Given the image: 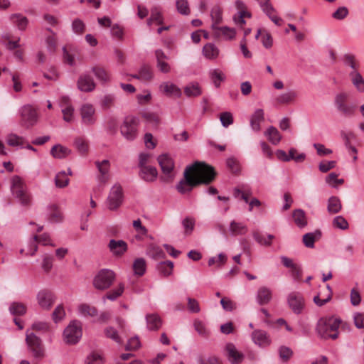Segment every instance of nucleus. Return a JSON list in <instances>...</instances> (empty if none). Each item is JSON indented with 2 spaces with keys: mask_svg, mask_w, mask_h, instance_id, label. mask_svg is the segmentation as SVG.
Wrapping results in <instances>:
<instances>
[{
  "mask_svg": "<svg viewBox=\"0 0 364 364\" xmlns=\"http://www.w3.org/2000/svg\"><path fill=\"white\" fill-rule=\"evenodd\" d=\"M74 145L80 154L84 155L87 153L89 145L85 139L82 137L76 138L74 141Z\"/></svg>",
  "mask_w": 364,
  "mask_h": 364,
  "instance_id": "8fccbe9b",
  "label": "nucleus"
},
{
  "mask_svg": "<svg viewBox=\"0 0 364 364\" xmlns=\"http://www.w3.org/2000/svg\"><path fill=\"white\" fill-rule=\"evenodd\" d=\"M139 125L138 117L132 115L125 117L119 128L122 136L129 141L135 140L138 136Z\"/></svg>",
  "mask_w": 364,
  "mask_h": 364,
  "instance_id": "20e7f679",
  "label": "nucleus"
},
{
  "mask_svg": "<svg viewBox=\"0 0 364 364\" xmlns=\"http://www.w3.org/2000/svg\"><path fill=\"white\" fill-rule=\"evenodd\" d=\"M293 218L296 225L300 228H304L307 225L305 212L301 209H296L293 212Z\"/></svg>",
  "mask_w": 364,
  "mask_h": 364,
  "instance_id": "4c0bfd02",
  "label": "nucleus"
},
{
  "mask_svg": "<svg viewBox=\"0 0 364 364\" xmlns=\"http://www.w3.org/2000/svg\"><path fill=\"white\" fill-rule=\"evenodd\" d=\"M82 123L86 126L94 125L97 121L95 108L91 104L86 103L81 106L80 109Z\"/></svg>",
  "mask_w": 364,
  "mask_h": 364,
  "instance_id": "9b49d317",
  "label": "nucleus"
},
{
  "mask_svg": "<svg viewBox=\"0 0 364 364\" xmlns=\"http://www.w3.org/2000/svg\"><path fill=\"white\" fill-rule=\"evenodd\" d=\"M214 31V36L217 38L223 37L225 40H232L235 38L236 31L235 28H232L228 26L219 27L216 26L215 28H212Z\"/></svg>",
  "mask_w": 364,
  "mask_h": 364,
  "instance_id": "5701e85b",
  "label": "nucleus"
},
{
  "mask_svg": "<svg viewBox=\"0 0 364 364\" xmlns=\"http://www.w3.org/2000/svg\"><path fill=\"white\" fill-rule=\"evenodd\" d=\"M225 355L230 364H240L245 358L244 354L240 352L232 343L226 344Z\"/></svg>",
  "mask_w": 364,
  "mask_h": 364,
  "instance_id": "f8f14e48",
  "label": "nucleus"
},
{
  "mask_svg": "<svg viewBox=\"0 0 364 364\" xmlns=\"http://www.w3.org/2000/svg\"><path fill=\"white\" fill-rule=\"evenodd\" d=\"M123 191L120 185H114L107 198V206L111 210H117L122 203Z\"/></svg>",
  "mask_w": 364,
  "mask_h": 364,
  "instance_id": "9d476101",
  "label": "nucleus"
},
{
  "mask_svg": "<svg viewBox=\"0 0 364 364\" xmlns=\"http://www.w3.org/2000/svg\"><path fill=\"white\" fill-rule=\"evenodd\" d=\"M95 164L102 176H105L109 172V161L108 160L105 159L102 161H97Z\"/></svg>",
  "mask_w": 364,
  "mask_h": 364,
  "instance_id": "338daca9",
  "label": "nucleus"
},
{
  "mask_svg": "<svg viewBox=\"0 0 364 364\" xmlns=\"http://www.w3.org/2000/svg\"><path fill=\"white\" fill-rule=\"evenodd\" d=\"M252 338L255 344L262 347L269 346L271 343L267 333L263 330L254 331L252 333Z\"/></svg>",
  "mask_w": 364,
  "mask_h": 364,
  "instance_id": "4be33fe9",
  "label": "nucleus"
},
{
  "mask_svg": "<svg viewBox=\"0 0 364 364\" xmlns=\"http://www.w3.org/2000/svg\"><path fill=\"white\" fill-rule=\"evenodd\" d=\"M117 120L114 117H109L107 118L106 122V128L109 134L114 135L116 134L117 130Z\"/></svg>",
  "mask_w": 364,
  "mask_h": 364,
  "instance_id": "052dcab7",
  "label": "nucleus"
},
{
  "mask_svg": "<svg viewBox=\"0 0 364 364\" xmlns=\"http://www.w3.org/2000/svg\"><path fill=\"white\" fill-rule=\"evenodd\" d=\"M146 269V261L144 258H137L134 261L133 270L134 274L141 277L144 274Z\"/></svg>",
  "mask_w": 364,
  "mask_h": 364,
  "instance_id": "58836bf2",
  "label": "nucleus"
},
{
  "mask_svg": "<svg viewBox=\"0 0 364 364\" xmlns=\"http://www.w3.org/2000/svg\"><path fill=\"white\" fill-rule=\"evenodd\" d=\"M70 182L69 178L65 171L58 172L55 177V184L56 187L63 188L66 187Z\"/></svg>",
  "mask_w": 364,
  "mask_h": 364,
  "instance_id": "c03bdc74",
  "label": "nucleus"
},
{
  "mask_svg": "<svg viewBox=\"0 0 364 364\" xmlns=\"http://www.w3.org/2000/svg\"><path fill=\"white\" fill-rule=\"evenodd\" d=\"M36 299L38 305L45 310L50 309L55 301L54 294L47 289L41 290L37 294Z\"/></svg>",
  "mask_w": 364,
  "mask_h": 364,
  "instance_id": "4468645a",
  "label": "nucleus"
},
{
  "mask_svg": "<svg viewBox=\"0 0 364 364\" xmlns=\"http://www.w3.org/2000/svg\"><path fill=\"white\" fill-rule=\"evenodd\" d=\"M348 95L345 92L337 94L334 99V105L341 116L350 118L355 115L357 106L354 104L348 103Z\"/></svg>",
  "mask_w": 364,
  "mask_h": 364,
  "instance_id": "39448f33",
  "label": "nucleus"
},
{
  "mask_svg": "<svg viewBox=\"0 0 364 364\" xmlns=\"http://www.w3.org/2000/svg\"><path fill=\"white\" fill-rule=\"evenodd\" d=\"M264 134L267 136L268 140L274 145L278 144L282 139V136L279 131L273 126L269 127L265 132Z\"/></svg>",
  "mask_w": 364,
  "mask_h": 364,
  "instance_id": "e433bc0d",
  "label": "nucleus"
},
{
  "mask_svg": "<svg viewBox=\"0 0 364 364\" xmlns=\"http://www.w3.org/2000/svg\"><path fill=\"white\" fill-rule=\"evenodd\" d=\"M184 93L188 97H196L201 95L202 90L198 82H193L184 87Z\"/></svg>",
  "mask_w": 364,
  "mask_h": 364,
  "instance_id": "c756f323",
  "label": "nucleus"
},
{
  "mask_svg": "<svg viewBox=\"0 0 364 364\" xmlns=\"http://www.w3.org/2000/svg\"><path fill=\"white\" fill-rule=\"evenodd\" d=\"M176 6L177 11L184 16H188L191 13L189 4L187 0H176Z\"/></svg>",
  "mask_w": 364,
  "mask_h": 364,
  "instance_id": "603ef678",
  "label": "nucleus"
},
{
  "mask_svg": "<svg viewBox=\"0 0 364 364\" xmlns=\"http://www.w3.org/2000/svg\"><path fill=\"white\" fill-rule=\"evenodd\" d=\"M115 273L109 269H102L95 276L92 284L98 290L109 289L115 280Z\"/></svg>",
  "mask_w": 364,
  "mask_h": 364,
  "instance_id": "423d86ee",
  "label": "nucleus"
},
{
  "mask_svg": "<svg viewBox=\"0 0 364 364\" xmlns=\"http://www.w3.org/2000/svg\"><path fill=\"white\" fill-rule=\"evenodd\" d=\"M341 320L338 318L330 317L320 318L316 325V332L323 339H336L338 337V328Z\"/></svg>",
  "mask_w": 364,
  "mask_h": 364,
  "instance_id": "7ed1b4c3",
  "label": "nucleus"
},
{
  "mask_svg": "<svg viewBox=\"0 0 364 364\" xmlns=\"http://www.w3.org/2000/svg\"><path fill=\"white\" fill-rule=\"evenodd\" d=\"M146 255L156 260L164 259L166 257V254L162 249L154 244L149 245L146 250Z\"/></svg>",
  "mask_w": 364,
  "mask_h": 364,
  "instance_id": "f704fd0d",
  "label": "nucleus"
},
{
  "mask_svg": "<svg viewBox=\"0 0 364 364\" xmlns=\"http://www.w3.org/2000/svg\"><path fill=\"white\" fill-rule=\"evenodd\" d=\"M26 341L29 351L36 359L41 360L44 358L45 349L39 337L28 330L26 335Z\"/></svg>",
  "mask_w": 364,
  "mask_h": 364,
  "instance_id": "0eeeda50",
  "label": "nucleus"
},
{
  "mask_svg": "<svg viewBox=\"0 0 364 364\" xmlns=\"http://www.w3.org/2000/svg\"><path fill=\"white\" fill-rule=\"evenodd\" d=\"M229 230L233 235H244L247 232V228L243 223L233 220L230 224Z\"/></svg>",
  "mask_w": 364,
  "mask_h": 364,
  "instance_id": "79ce46f5",
  "label": "nucleus"
},
{
  "mask_svg": "<svg viewBox=\"0 0 364 364\" xmlns=\"http://www.w3.org/2000/svg\"><path fill=\"white\" fill-rule=\"evenodd\" d=\"M203 53L208 59H214L218 56V48L212 43H207L203 46Z\"/></svg>",
  "mask_w": 364,
  "mask_h": 364,
  "instance_id": "37998d69",
  "label": "nucleus"
},
{
  "mask_svg": "<svg viewBox=\"0 0 364 364\" xmlns=\"http://www.w3.org/2000/svg\"><path fill=\"white\" fill-rule=\"evenodd\" d=\"M272 299V291L267 287H260L256 294V300L259 305L263 306L269 304Z\"/></svg>",
  "mask_w": 364,
  "mask_h": 364,
  "instance_id": "f3484780",
  "label": "nucleus"
},
{
  "mask_svg": "<svg viewBox=\"0 0 364 364\" xmlns=\"http://www.w3.org/2000/svg\"><path fill=\"white\" fill-rule=\"evenodd\" d=\"M38 120V114L34 107L30 105H24L21 109V124L29 128L33 126Z\"/></svg>",
  "mask_w": 364,
  "mask_h": 364,
  "instance_id": "1a4fd4ad",
  "label": "nucleus"
},
{
  "mask_svg": "<svg viewBox=\"0 0 364 364\" xmlns=\"http://www.w3.org/2000/svg\"><path fill=\"white\" fill-rule=\"evenodd\" d=\"M210 16L213 21L211 28H215L223 21V10L220 6L215 5L212 8Z\"/></svg>",
  "mask_w": 364,
  "mask_h": 364,
  "instance_id": "473e14b6",
  "label": "nucleus"
},
{
  "mask_svg": "<svg viewBox=\"0 0 364 364\" xmlns=\"http://www.w3.org/2000/svg\"><path fill=\"white\" fill-rule=\"evenodd\" d=\"M216 176L213 167L196 161L186 166L183 178L176 185L177 191L184 194L191 192L193 188L201 184L208 185L214 181Z\"/></svg>",
  "mask_w": 364,
  "mask_h": 364,
  "instance_id": "f257e3e1",
  "label": "nucleus"
},
{
  "mask_svg": "<svg viewBox=\"0 0 364 364\" xmlns=\"http://www.w3.org/2000/svg\"><path fill=\"white\" fill-rule=\"evenodd\" d=\"M197 364H223L221 360L215 355L208 357L198 356L197 358Z\"/></svg>",
  "mask_w": 364,
  "mask_h": 364,
  "instance_id": "6e6d98bb",
  "label": "nucleus"
},
{
  "mask_svg": "<svg viewBox=\"0 0 364 364\" xmlns=\"http://www.w3.org/2000/svg\"><path fill=\"white\" fill-rule=\"evenodd\" d=\"M139 80L143 82H150L154 77L152 68L147 64H143L139 69Z\"/></svg>",
  "mask_w": 364,
  "mask_h": 364,
  "instance_id": "c85d7f7f",
  "label": "nucleus"
},
{
  "mask_svg": "<svg viewBox=\"0 0 364 364\" xmlns=\"http://www.w3.org/2000/svg\"><path fill=\"white\" fill-rule=\"evenodd\" d=\"M124 289V286L123 284H119V286L116 288L112 289V291H109L106 294V298L111 301H114L117 299L119 296L122 295Z\"/></svg>",
  "mask_w": 364,
  "mask_h": 364,
  "instance_id": "bf43d9fd",
  "label": "nucleus"
},
{
  "mask_svg": "<svg viewBox=\"0 0 364 364\" xmlns=\"http://www.w3.org/2000/svg\"><path fill=\"white\" fill-rule=\"evenodd\" d=\"M353 85L360 92H364V79L358 70H352L349 73Z\"/></svg>",
  "mask_w": 364,
  "mask_h": 364,
  "instance_id": "cd10ccee",
  "label": "nucleus"
},
{
  "mask_svg": "<svg viewBox=\"0 0 364 364\" xmlns=\"http://www.w3.org/2000/svg\"><path fill=\"white\" fill-rule=\"evenodd\" d=\"M264 119V111L262 109H257L251 117L250 125L255 132L260 130V123Z\"/></svg>",
  "mask_w": 364,
  "mask_h": 364,
  "instance_id": "393cba45",
  "label": "nucleus"
},
{
  "mask_svg": "<svg viewBox=\"0 0 364 364\" xmlns=\"http://www.w3.org/2000/svg\"><path fill=\"white\" fill-rule=\"evenodd\" d=\"M210 77L213 81L215 87L218 88L220 86L221 82L224 81L225 79V76L223 73L218 70L215 69L210 72Z\"/></svg>",
  "mask_w": 364,
  "mask_h": 364,
  "instance_id": "a18cd8bd",
  "label": "nucleus"
},
{
  "mask_svg": "<svg viewBox=\"0 0 364 364\" xmlns=\"http://www.w3.org/2000/svg\"><path fill=\"white\" fill-rule=\"evenodd\" d=\"M287 301L294 314H299L301 313L304 307V299L301 293L296 291L290 293Z\"/></svg>",
  "mask_w": 364,
  "mask_h": 364,
  "instance_id": "ddd939ff",
  "label": "nucleus"
},
{
  "mask_svg": "<svg viewBox=\"0 0 364 364\" xmlns=\"http://www.w3.org/2000/svg\"><path fill=\"white\" fill-rule=\"evenodd\" d=\"M155 56L156 58V66L158 69L164 73H169L171 70V67L166 62V60L168 59V57L161 49H158L155 51Z\"/></svg>",
  "mask_w": 364,
  "mask_h": 364,
  "instance_id": "a211bd4d",
  "label": "nucleus"
},
{
  "mask_svg": "<svg viewBox=\"0 0 364 364\" xmlns=\"http://www.w3.org/2000/svg\"><path fill=\"white\" fill-rule=\"evenodd\" d=\"M65 316L63 305H58L52 314V318L55 323L60 321Z\"/></svg>",
  "mask_w": 364,
  "mask_h": 364,
  "instance_id": "69168bd1",
  "label": "nucleus"
},
{
  "mask_svg": "<svg viewBox=\"0 0 364 364\" xmlns=\"http://www.w3.org/2000/svg\"><path fill=\"white\" fill-rule=\"evenodd\" d=\"M279 358L284 362L288 361L293 355V351L289 347L282 346L279 348Z\"/></svg>",
  "mask_w": 364,
  "mask_h": 364,
  "instance_id": "0e129e2a",
  "label": "nucleus"
},
{
  "mask_svg": "<svg viewBox=\"0 0 364 364\" xmlns=\"http://www.w3.org/2000/svg\"><path fill=\"white\" fill-rule=\"evenodd\" d=\"M105 334L107 338L112 339L118 344H122L123 343L122 338L119 336L118 331L112 326L107 327L105 329Z\"/></svg>",
  "mask_w": 364,
  "mask_h": 364,
  "instance_id": "864d4df0",
  "label": "nucleus"
},
{
  "mask_svg": "<svg viewBox=\"0 0 364 364\" xmlns=\"http://www.w3.org/2000/svg\"><path fill=\"white\" fill-rule=\"evenodd\" d=\"M263 12L271 18L275 16L276 10L269 3L270 0H258Z\"/></svg>",
  "mask_w": 364,
  "mask_h": 364,
  "instance_id": "09e8293b",
  "label": "nucleus"
},
{
  "mask_svg": "<svg viewBox=\"0 0 364 364\" xmlns=\"http://www.w3.org/2000/svg\"><path fill=\"white\" fill-rule=\"evenodd\" d=\"M333 225L341 230H347L349 226L348 221L341 215L333 218Z\"/></svg>",
  "mask_w": 364,
  "mask_h": 364,
  "instance_id": "e2e57ef3",
  "label": "nucleus"
},
{
  "mask_svg": "<svg viewBox=\"0 0 364 364\" xmlns=\"http://www.w3.org/2000/svg\"><path fill=\"white\" fill-rule=\"evenodd\" d=\"M139 174L141 178L144 181L147 182H152L156 178L158 172L155 167L148 166L142 168L140 170Z\"/></svg>",
  "mask_w": 364,
  "mask_h": 364,
  "instance_id": "bb28decb",
  "label": "nucleus"
},
{
  "mask_svg": "<svg viewBox=\"0 0 364 364\" xmlns=\"http://www.w3.org/2000/svg\"><path fill=\"white\" fill-rule=\"evenodd\" d=\"M195 330L203 337L208 338L210 336V331L206 328L204 323L199 321L196 320L194 321Z\"/></svg>",
  "mask_w": 364,
  "mask_h": 364,
  "instance_id": "680f3d73",
  "label": "nucleus"
},
{
  "mask_svg": "<svg viewBox=\"0 0 364 364\" xmlns=\"http://www.w3.org/2000/svg\"><path fill=\"white\" fill-rule=\"evenodd\" d=\"M78 311L80 314L83 316L95 317L97 316V309L92 306L87 304H82L78 306Z\"/></svg>",
  "mask_w": 364,
  "mask_h": 364,
  "instance_id": "ea45409f",
  "label": "nucleus"
},
{
  "mask_svg": "<svg viewBox=\"0 0 364 364\" xmlns=\"http://www.w3.org/2000/svg\"><path fill=\"white\" fill-rule=\"evenodd\" d=\"M156 268L161 274L167 277L172 273L173 263L169 260L161 262L157 264Z\"/></svg>",
  "mask_w": 364,
  "mask_h": 364,
  "instance_id": "a19ab883",
  "label": "nucleus"
},
{
  "mask_svg": "<svg viewBox=\"0 0 364 364\" xmlns=\"http://www.w3.org/2000/svg\"><path fill=\"white\" fill-rule=\"evenodd\" d=\"M158 162L161 166L162 172L170 177V175L174 168L173 160L168 154H161L158 157Z\"/></svg>",
  "mask_w": 364,
  "mask_h": 364,
  "instance_id": "dca6fc26",
  "label": "nucleus"
},
{
  "mask_svg": "<svg viewBox=\"0 0 364 364\" xmlns=\"http://www.w3.org/2000/svg\"><path fill=\"white\" fill-rule=\"evenodd\" d=\"M298 97L296 91L289 90L285 92L281 93L274 99L276 103L279 105H287L294 103Z\"/></svg>",
  "mask_w": 364,
  "mask_h": 364,
  "instance_id": "aec40b11",
  "label": "nucleus"
},
{
  "mask_svg": "<svg viewBox=\"0 0 364 364\" xmlns=\"http://www.w3.org/2000/svg\"><path fill=\"white\" fill-rule=\"evenodd\" d=\"M9 311L13 315L21 316L26 311V307L22 303L14 302L9 307Z\"/></svg>",
  "mask_w": 364,
  "mask_h": 364,
  "instance_id": "5fc2aeb1",
  "label": "nucleus"
},
{
  "mask_svg": "<svg viewBox=\"0 0 364 364\" xmlns=\"http://www.w3.org/2000/svg\"><path fill=\"white\" fill-rule=\"evenodd\" d=\"M342 204L341 200L337 196H331L328 200L327 210L331 214H336L341 211Z\"/></svg>",
  "mask_w": 364,
  "mask_h": 364,
  "instance_id": "2f4dec72",
  "label": "nucleus"
},
{
  "mask_svg": "<svg viewBox=\"0 0 364 364\" xmlns=\"http://www.w3.org/2000/svg\"><path fill=\"white\" fill-rule=\"evenodd\" d=\"M92 71L95 76L102 83H106L110 80V76L108 71L101 65H95L92 68Z\"/></svg>",
  "mask_w": 364,
  "mask_h": 364,
  "instance_id": "a878e982",
  "label": "nucleus"
},
{
  "mask_svg": "<svg viewBox=\"0 0 364 364\" xmlns=\"http://www.w3.org/2000/svg\"><path fill=\"white\" fill-rule=\"evenodd\" d=\"M64 339L67 343L75 344L82 337V323L74 320L70 323L63 332Z\"/></svg>",
  "mask_w": 364,
  "mask_h": 364,
  "instance_id": "6e6552de",
  "label": "nucleus"
},
{
  "mask_svg": "<svg viewBox=\"0 0 364 364\" xmlns=\"http://www.w3.org/2000/svg\"><path fill=\"white\" fill-rule=\"evenodd\" d=\"M146 327L149 331H156L163 324L160 316L156 313L148 314L145 316Z\"/></svg>",
  "mask_w": 364,
  "mask_h": 364,
  "instance_id": "6ab92c4d",
  "label": "nucleus"
},
{
  "mask_svg": "<svg viewBox=\"0 0 364 364\" xmlns=\"http://www.w3.org/2000/svg\"><path fill=\"white\" fill-rule=\"evenodd\" d=\"M11 191L21 205L28 208L32 205V195L19 176L15 175L11 178Z\"/></svg>",
  "mask_w": 364,
  "mask_h": 364,
  "instance_id": "f03ea898",
  "label": "nucleus"
},
{
  "mask_svg": "<svg viewBox=\"0 0 364 364\" xmlns=\"http://www.w3.org/2000/svg\"><path fill=\"white\" fill-rule=\"evenodd\" d=\"M102 358L97 353H92L87 356L85 364H102Z\"/></svg>",
  "mask_w": 364,
  "mask_h": 364,
  "instance_id": "774afa93",
  "label": "nucleus"
},
{
  "mask_svg": "<svg viewBox=\"0 0 364 364\" xmlns=\"http://www.w3.org/2000/svg\"><path fill=\"white\" fill-rule=\"evenodd\" d=\"M50 215L48 220L51 223H59L62 221V214L58 206L55 204L48 206Z\"/></svg>",
  "mask_w": 364,
  "mask_h": 364,
  "instance_id": "de8ad7c7",
  "label": "nucleus"
},
{
  "mask_svg": "<svg viewBox=\"0 0 364 364\" xmlns=\"http://www.w3.org/2000/svg\"><path fill=\"white\" fill-rule=\"evenodd\" d=\"M77 86L80 91L90 92L95 89L96 84L90 75L82 74L77 80Z\"/></svg>",
  "mask_w": 364,
  "mask_h": 364,
  "instance_id": "2eb2a0df",
  "label": "nucleus"
},
{
  "mask_svg": "<svg viewBox=\"0 0 364 364\" xmlns=\"http://www.w3.org/2000/svg\"><path fill=\"white\" fill-rule=\"evenodd\" d=\"M10 20L19 30L24 31L28 23V18L21 14H14L10 16Z\"/></svg>",
  "mask_w": 364,
  "mask_h": 364,
  "instance_id": "7c9ffc66",
  "label": "nucleus"
},
{
  "mask_svg": "<svg viewBox=\"0 0 364 364\" xmlns=\"http://www.w3.org/2000/svg\"><path fill=\"white\" fill-rule=\"evenodd\" d=\"M110 252L116 256L122 255L127 250V244L124 240H111L108 245Z\"/></svg>",
  "mask_w": 364,
  "mask_h": 364,
  "instance_id": "412c9836",
  "label": "nucleus"
},
{
  "mask_svg": "<svg viewBox=\"0 0 364 364\" xmlns=\"http://www.w3.org/2000/svg\"><path fill=\"white\" fill-rule=\"evenodd\" d=\"M226 165L229 170L234 174L240 171V166L238 161L235 157H230L226 160Z\"/></svg>",
  "mask_w": 364,
  "mask_h": 364,
  "instance_id": "4d7b16f0",
  "label": "nucleus"
},
{
  "mask_svg": "<svg viewBox=\"0 0 364 364\" xmlns=\"http://www.w3.org/2000/svg\"><path fill=\"white\" fill-rule=\"evenodd\" d=\"M6 142L11 146H23L24 144V139L16 134H10L6 138Z\"/></svg>",
  "mask_w": 364,
  "mask_h": 364,
  "instance_id": "13d9d810",
  "label": "nucleus"
},
{
  "mask_svg": "<svg viewBox=\"0 0 364 364\" xmlns=\"http://www.w3.org/2000/svg\"><path fill=\"white\" fill-rule=\"evenodd\" d=\"M71 151L60 144H56L51 148L50 154L55 159H64L70 154Z\"/></svg>",
  "mask_w": 364,
  "mask_h": 364,
  "instance_id": "72a5a7b5",
  "label": "nucleus"
},
{
  "mask_svg": "<svg viewBox=\"0 0 364 364\" xmlns=\"http://www.w3.org/2000/svg\"><path fill=\"white\" fill-rule=\"evenodd\" d=\"M116 97L113 94H107L102 97L101 100V107L103 109H109L114 105Z\"/></svg>",
  "mask_w": 364,
  "mask_h": 364,
  "instance_id": "3c124183",
  "label": "nucleus"
},
{
  "mask_svg": "<svg viewBox=\"0 0 364 364\" xmlns=\"http://www.w3.org/2000/svg\"><path fill=\"white\" fill-rule=\"evenodd\" d=\"M254 239L261 245L270 246L272 245V240L274 238L273 235H268L267 237H265L261 233L257 231H255L252 233Z\"/></svg>",
  "mask_w": 364,
  "mask_h": 364,
  "instance_id": "49530a36",
  "label": "nucleus"
},
{
  "mask_svg": "<svg viewBox=\"0 0 364 364\" xmlns=\"http://www.w3.org/2000/svg\"><path fill=\"white\" fill-rule=\"evenodd\" d=\"M160 90L167 96L180 97L181 90L173 83L166 82L160 85Z\"/></svg>",
  "mask_w": 364,
  "mask_h": 364,
  "instance_id": "b1692460",
  "label": "nucleus"
},
{
  "mask_svg": "<svg viewBox=\"0 0 364 364\" xmlns=\"http://www.w3.org/2000/svg\"><path fill=\"white\" fill-rule=\"evenodd\" d=\"M321 236L320 230H316L314 232H309L303 236V242L306 247L313 248L314 247V242L316 240H318Z\"/></svg>",
  "mask_w": 364,
  "mask_h": 364,
  "instance_id": "c9c22d12",
  "label": "nucleus"
}]
</instances>
